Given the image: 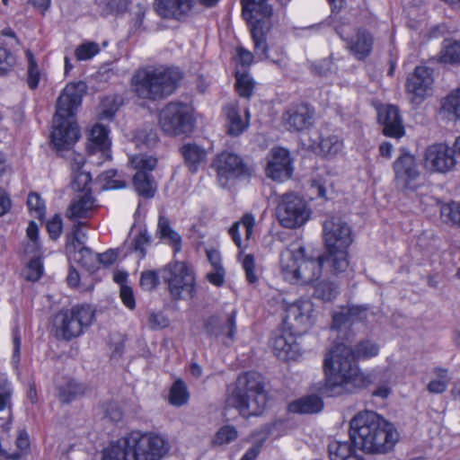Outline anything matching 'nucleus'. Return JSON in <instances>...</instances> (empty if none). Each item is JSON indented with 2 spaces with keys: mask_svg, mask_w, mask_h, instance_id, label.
I'll use <instances>...</instances> for the list:
<instances>
[{
  "mask_svg": "<svg viewBox=\"0 0 460 460\" xmlns=\"http://www.w3.org/2000/svg\"><path fill=\"white\" fill-rule=\"evenodd\" d=\"M351 324L345 307H342L340 312H336L332 314V331H337L338 332H344V333H346Z\"/></svg>",
  "mask_w": 460,
  "mask_h": 460,
  "instance_id": "6e6d98bb",
  "label": "nucleus"
},
{
  "mask_svg": "<svg viewBox=\"0 0 460 460\" xmlns=\"http://www.w3.org/2000/svg\"><path fill=\"white\" fill-rule=\"evenodd\" d=\"M100 52V47L96 42L88 41L79 45L75 50L77 60H89Z\"/></svg>",
  "mask_w": 460,
  "mask_h": 460,
  "instance_id": "5fc2aeb1",
  "label": "nucleus"
},
{
  "mask_svg": "<svg viewBox=\"0 0 460 460\" xmlns=\"http://www.w3.org/2000/svg\"><path fill=\"white\" fill-rule=\"evenodd\" d=\"M161 278L168 286L173 300H184L195 296V277L183 261H172L160 270Z\"/></svg>",
  "mask_w": 460,
  "mask_h": 460,
  "instance_id": "1a4fd4ad",
  "label": "nucleus"
},
{
  "mask_svg": "<svg viewBox=\"0 0 460 460\" xmlns=\"http://www.w3.org/2000/svg\"><path fill=\"white\" fill-rule=\"evenodd\" d=\"M25 56L28 62L27 83L31 90L38 87L40 73L33 53L30 49L25 50Z\"/></svg>",
  "mask_w": 460,
  "mask_h": 460,
  "instance_id": "c03bdc74",
  "label": "nucleus"
},
{
  "mask_svg": "<svg viewBox=\"0 0 460 460\" xmlns=\"http://www.w3.org/2000/svg\"><path fill=\"white\" fill-rule=\"evenodd\" d=\"M151 244V235L147 231L141 230L134 238L132 242L133 251L138 253L140 259L145 258L146 254V249Z\"/></svg>",
  "mask_w": 460,
  "mask_h": 460,
  "instance_id": "603ef678",
  "label": "nucleus"
},
{
  "mask_svg": "<svg viewBox=\"0 0 460 460\" xmlns=\"http://www.w3.org/2000/svg\"><path fill=\"white\" fill-rule=\"evenodd\" d=\"M434 373L437 374L439 379L430 381L427 385V389L431 394H442L447 390L449 384L447 369L437 367Z\"/></svg>",
  "mask_w": 460,
  "mask_h": 460,
  "instance_id": "de8ad7c7",
  "label": "nucleus"
},
{
  "mask_svg": "<svg viewBox=\"0 0 460 460\" xmlns=\"http://www.w3.org/2000/svg\"><path fill=\"white\" fill-rule=\"evenodd\" d=\"M319 147L323 155L333 157L342 150L343 143L339 137L332 135L322 137Z\"/></svg>",
  "mask_w": 460,
  "mask_h": 460,
  "instance_id": "37998d69",
  "label": "nucleus"
},
{
  "mask_svg": "<svg viewBox=\"0 0 460 460\" xmlns=\"http://www.w3.org/2000/svg\"><path fill=\"white\" fill-rule=\"evenodd\" d=\"M43 273L42 262L39 258L31 259L25 271V278L28 280L37 281Z\"/></svg>",
  "mask_w": 460,
  "mask_h": 460,
  "instance_id": "e2e57ef3",
  "label": "nucleus"
},
{
  "mask_svg": "<svg viewBox=\"0 0 460 460\" xmlns=\"http://www.w3.org/2000/svg\"><path fill=\"white\" fill-rule=\"evenodd\" d=\"M217 172V180L221 187H226L236 180L251 175V168L243 158L231 152H222L212 162Z\"/></svg>",
  "mask_w": 460,
  "mask_h": 460,
  "instance_id": "ddd939ff",
  "label": "nucleus"
},
{
  "mask_svg": "<svg viewBox=\"0 0 460 460\" xmlns=\"http://www.w3.org/2000/svg\"><path fill=\"white\" fill-rule=\"evenodd\" d=\"M148 323L152 329L157 330L168 327L170 320L162 312H153L149 314Z\"/></svg>",
  "mask_w": 460,
  "mask_h": 460,
  "instance_id": "69168bd1",
  "label": "nucleus"
},
{
  "mask_svg": "<svg viewBox=\"0 0 460 460\" xmlns=\"http://www.w3.org/2000/svg\"><path fill=\"white\" fill-rule=\"evenodd\" d=\"M456 159L453 148L445 144L429 146L425 153V166L434 172H447L454 168Z\"/></svg>",
  "mask_w": 460,
  "mask_h": 460,
  "instance_id": "6ab92c4d",
  "label": "nucleus"
},
{
  "mask_svg": "<svg viewBox=\"0 0 460 460\" xmlns=\"http://www.w3.org/2000/svg\"><path fill=\"white\" fill-rule=\"evenodd\" d=\"M313 310V304L308 299H298L287 304L283 319L284 328L294 332V333H305L312 325L311 314Z\"/></svg>",
  "mask_w": 460,
  "mask_h": 460,
  "instance_id": "4468645a",
  "label": "nucleus"
},
{
  "mask_svg": "<svg viewBox=\"0 0 460 460\" xmlns=\"http://www.w3.org/2000/svg\"><path fill=\"white\" fill-rule=\"evenodd\" d=\"M299 333L283 328L275 332L271 340V347L276 357L283 361L294 360L300 356L299 345L296 337Z\"/></svg>",
  "mask_w": 460,
  "mask_h": 460,
  "instance_id": "aec40b11",
  "label": "nucleus"
},
{
  "mask_svg": "<svg viewBox=\"0 0 460 460\" xmlns=\"http://www.w3.org/2000/svg\"><path fill=\"white\" fill-rule=\"evenodd\" d=\"M93 208L94 199L90 194L85 193L70 203L66 216L73 222H81L80 219L90 217Z\"/></svg>",
  "mask_w": 460,
  "mask_h": 460,
  "instance_id": "cd10ccee",
  "label": "nucleus"
},
{
  "mask_svg": "<svg viewBox=\"0 0 460 460\" xmlns=\"http://www.w3.org/2000/svg\"><path fill=\"white\" fill-rule=\"evenodd\" d=\"M194 0H155V9L164 19L181 20L191 11Z\"/></svg>",
  "mask_w": 460,
  "mask_h": 460,
  "instance_id": "393cba45",
  "label": "nucleus"
},
{
  "mask_svg": "<svg viewBox=\"0 0 460 460\" xmlns=\"http://www.w3.org/2000/svg\"><path fill=\"white\" fill-rule=\"evenodd\" d=\"M238 438V431L235 427L232 425H225L221 427L213 440V443L217 446H223L230 444Z\"/></svg>",
  "mask_w": 460,
  "mask_h": 460,
  "instance_id": "09e8293b",
  "label": "nucleus"
},
{
  "mask_svg": "<svg viewBox=\"0 0 460 460\" xmlns=\"http://www.w3.org/2000/svg\"><path fill=\"white\" fill-rule=\"evenodd\" d=\"M119 296L126 307L130 310L135 309L136 301L133 293V289L128 285H121L119 290Z\"/></svg>",
  "mask_w": 460,
  "mask_h": 460,
  "instance_id": "338daca9",
  "label": "nucleus"
},
{
  "mask_svg": "<svg viewBox=\"0 0 460 460\" xmlns=\"http://www.w3.org/2000/svg\"><path fill=\"white\" fill-rule=\"evenodd\" d=\"M305 256V249L300 245L297 247L292 245L281 252L279 264L281 274L286 281L297 284L298 270Z\"/></svg>",
  "mask_w": 460,
  "mask_h": 460,
  "instance_id": "412c9836",
  "label": "nucleus"
},
{
  "mask_svg": "<svg viewBox=\"0 0 460 460\" xmlns=\"http://www.w3.org/2000/svg\"><path fill=\"white\" fill-rule=\"evenodd\" d=\"M242 14L248 24L270 22L273 10L268 0H241Z\"/></svg>",
  "mask_w": 460,
  "mask_h": 460,
  "instance_id": "a878e982",
  "label": "nucleus"
},
{
  "mask_svg": "<svg viewBox=\"0 0 460 460\" xmlns=\"http://www.w3.org/2000/svg\"><path fill=\"white\" fill-rule=\"evenodd\" d=\"M237 311L232 308L230 311H222L210 315L204 320V330L208 336L226 337L223 342L230 345L234 342L236 334Z\"/></svg>",
  "mask_w": 460,
  "mask_h": 460,
  "instance_id": "2eb2a0df",
  "label": "nucleus"
},
{
  "mask_svg": "<svg viewBox=\"0 0 460 460\" xmlns=\"http://www.w3.org/2000/svg\"><path fill=\"white\" fill-rule=\"evenodd\" d=\"M270 25L271 23L269 21L248 24L254 44V52L259 57L268 58L266 34L270 31Z\"/></svg>",
  "mask_w": 460,
  "mask_h": 460,
  "instance_id": "c85d7f7f",
  "label": "nucleus"
},
{
  "mask_svg": "<svg viewBox=\"0 0 460 460\" xmlns=\"http://www.w3.org/2000/svg\"><path fill=\"white\" fill-rule=\"evenodd\" d=\"M432 83L431 70L426 66H417L406 83L407 92L412 94L411 101L415 103L421 102Z\"/></svg>",
  "mask_w": 460,
  "mask_h": 460,
  "instance_id": "5701e85b",
  "label": "nucleus"
},
{
  "mask_svg": "<svg viewBox=\"0 0 460 460\" xmlns=\"http://www.w3.org/2000/svg\"><path fill=\"white\" fill-rule=\"evenodd\" d=\"M311 212L307 201L296 192H287L279 197L276 217L285 228L303 226L309 220Z\"/></svg>",
  "mask_w": 460,
  "mask_h": 460,
  "instance_id": "9d476101",
  "label": "nucleus"
},
{
  "mask_svg": "<svg viewBox=\"0 0 460 460\" xmlns=\"http://www.w3.org/2000/svg\"><path fill=\"white\" fill-rule=\"evenodd\" d=\"M159 284V276L155 270H146L141 273L140 286L146 291L154 290Z\"/></svg>",
  "mask_w": 460,
  "mask_h": 460,
  "instance_id": "052dcab7",
  "label": "nucleus"
},
{
  "mask_svg": "<svg viewBox=\"0 0 460 460\" xmlns=\"http://www.w3.org/2000/svg\"><path fill=\"white\" fill-rule=\"evenodd\" d=\"M314 109L307 103H293L282 115V122L288 131H302L314 123Z\"/></svg>",
  "mask_w": 460,
  "mask_h": 460,
  "instance_id": "f3484780",
  "label": "nucleus"
},
{
  "mask_svg": "<svg viewBox=\"0 0 460 460\" xmlns=\"http://www.w3.org/2000/svg\"><path fill=\"white\" fill-rule=\"evenodd\" d=\"M13 386L5 379L0 380V411L5 408L11 410Z\"/></svg>",
  "mask_w": 460,
  "mask_h": 460,
  "instance_id": "13d9d810",
  "label": "nucleus"
},
{
  "mask_svg": "<svg viewBox=\"0 0 460 460\" xmlns=\"http://www.w3.org/2000/svg\"><path fill=\"white\" fill-rule=\"evenodd\" d=\"M181 153L189 170L194 173L207 159V151L202 146L187 143L181 147Z\"/></svg>",
  "mask_w": 460,
  "mask_h": 460,
  "instance_id": "c756f323",
  "label": "nucleus"
},
{
  "mask_svg": "<svg viewBox=\"0 0 460 460\" xmlns=\"http://www.w3.org/2000/svg\"><path fill=\"white\" fill-rule=\"evenodd\" d=\"M84 393V387L75 380H68L58 387V397L63 402H70Z\"/></svg>",
  "mask_w": 460,
  "mask_h": 460,
  "instance_id": "ea45409f",
  "label": "nucleus"
},
{
  "mask_svg": "<svg viewBox=\"0 0 460 460\" xmlns=\"http://www.w3.org/2000/svg\"><path fill=\"white\" fill-rule=\"evenodd\" d=\"M439 60L449 64L460 63V43L452 40H445L440 50Z\"/></svg>",
  "mask_w": 460,
  "mask_h": 460,
  "instance_id": "58836bf2",
  "label": "nucleus"
},
{
  "mask_svg": "<svg viewBox=\"0 0 460 460\" xmlns=\"http://www.w3.org/2000/svg\"><path fill=\"white\" fill-rule=\"evenodd\" d=\"M395 187L403 193L415 192L422 186L421 174L413 155L405 149L393 164Z\"/></svg>",
  "mask_w": 460,
  "mask_h": 460,
  "instance_id": "f8f14e48",
  "label": "nucleus"
},
{
  "mask_svg": "<svg viewBox=\"0 0 460 460\" xmlns=\"http://www.w3.org/2000/svg\"><path fill=\"white\" fill-rule=\"evenodd\" d=\"M84 226H85L84 222H74L71 233L66 235V251L68 254L85 246L86 233L82 230Z\"/></svg>",
  "mask_w": 460,
  "mask_h": 460,
  "instance_id": "e433bc0d",
  "label": "nucleus"
},
{
  "mask_svg": "<svg viewBox=\"0 0 460 460\" xmlns=\"http://www.w3.org/2000/svg\"><path fill=\"white\" fill-rule=\"evenodd\" d=\"M328 251L327 261L333 272H344L349 267L348 248L353 242L350 226L341 217L327 218L323 226Z\"/></svg>",
  "mask_w": 460,
  "mask_h": 460,
  "instance_id": "0eeeda50",
  "label": "nucleus"
},
{
  "mask_svg": "<svg viewBox=\"0 0 460 460\" xmlns=\"http://www.w3.org/2000/svg\"><path fill=\"white\" fill-rule=\"evenodd\" d=\"M168 451V441L164 437L133 430L104 448L102 460H161Z\"/></svg>",
  "mask_w": 460,
  "mask_h": 460,
  "instance_id": "7ed1b4c3",
  "label": "nucleus"
},
{
  "mask_svg": "<svg viewBox=\"0 0 460 460\" xmlns=\"http://www.w3.org/2000/svg\"><path fill=\"white\" fill-rule=\"evenodd\" d=\"M85 88L83 82L68 84L58 99L51 132V142L58 150L69 149L80 137L75 114Z\"/></svg>",
  "mask_w": 460,
  "mask_h": 460,
  "instance_id": "20e7f679",
  "label": "nucleus"
},
{
  "mask_svg": "<svg viewBox=\"0 0 460 460\" xmlns=\"http://www.w3.org/2000/svg\"><path fill=\"white\" fill-rule=\"evenodd\" d=\"M69 256L89 272H94L98 270L97 253H94L87 246L75 250Z\"/></svg>",
  "mask_w": 460,
  "mask_h": 460,
  "instance_id": "c9c22d12",
  "label": "nucleus"
},
{
  "mask_svg": "<svg viewBox=\"0 0 460 460\" xmlns=\"http://www.w3.org/2000/svg\"><path fill=\"white\" fill-rule=\"evenodd\" d=\"M379 347L369 341L357 345L355 352L344 342L335 343L323 360L324 384L319 389L326 397L353 394L370 384L369 378L360 372L355 358H372L378 354Z\"/></svg>",
  "mask_w": 460,
  "mask_h": 460,
  "instance_id": "f257e3e1",
  "label": "nucleus"
},
{
  "mask_svg": "<svg viewBox=\"0 0 460 460\" xmlns=\"http://www.w3.org/2000/svg\"><path fill=\"white\" fill-rule=\"evenodd\" d=\"M442 110L460 119V88L452 91L443 101Z\"/></svg>",
  "mask_w": 460,
  "mask_h": 460,
  "instance_id": "a18cd8bd",
  "label": "nucleus"
},
{
  "mask_svg": "<svg viewBox=\"0 0 460 460\" xmlns=\"http://www.w3.org/2000/svg\"><path fill=\"white\" fill-rule=\"evenodd\" d=\"M16 58L8 49L0 47V76L7 75L13 70Z\"/></svg>",
  "mask_w": 460,
  "mask_h": 460,
  "instance_id": "3c124183",
  "label": "nucleus"
},
{
  "mask_svg": "<svg viewBox=\"0 0 460 460\" xmlns=\"http://www.w3.org/2000/svg\"><path fill=\"white\" fill-rule=\"evenodd\" d=\"M190 394L185 383L178 379L176 380L170 390L169 402L174 406H182L187 403Z\"/></svg>",
  "mask_w": 460,
  "mask_h": 460,
  "instance_id": "79ce46f5",
  "label": "nucleus"
},
{
  "mask_svg": "<svg viewBox=\"0 0 460 460\" xmlns=\"http://www.w3.org/2000/svg\"><path fill=\"white\" fill-rule=\"evenodd\" d=\"M131 165L137 171H145L151 173L156 167L157 159L151 155H135L130 159Z\"/></svg>",
  "mask_w": 460,
  "mask_h": 460,
  "instance_id": "864d4df0",
  "label": "nucleus"
},
{
  "mask_svg": "<svg viewBox=\"0 0 460 460\" xmlns=\"http://www.w3.org/2000/svg\"><path fill=\"white\" fill-rule=\"evenodd\" d=\"M378 121L383 126L386 137L400 138L405 134L402 119L394 105H385L378 109Z\"/></svg>",
  "mask_w": 460,
  "mask_h": 460,
  "instance_id": "b1692460",
  "label": "nucleus"
},
{
  "mask_svg": "<svg viewBox=\"0 0 460 460\" xmlns=\"http://www.w3.org/2000/svg\"><path fill=\"white\" fill-rule=\"evenodd\" d=\"M156 234L160 239L171 245L175 253L181 251V237L172 228L169 219L164 216H159Z\"/></svg>",
  "mask_w": 460,
  "mask_h": 460,
  "instance_id": "2f4dec72",
  "label": "nucleus"
},
{
  "mask_svg": "<svg viewBox=\"0 0 460 460\" xmlns=\"http://www.w3.org/2000/svg\"><path fill=\"white\" fill-rule=\"evenodd\" d=\"M228 119V134L234 137L241 135L249 126L250 112L247 109L244 111L245 119L243 120L238 109L234 105H228L226 108Z\"/></svg>",
  "mask_w": 460,
  "mask_h": 460,
  "instance_id": "72a5a7b5",
  "label": "nucleus"
},
{
  "mask_svg": "<svg viewBox=\"0 0 460 460\" xmlns=\"http://www.w3.org/2000/svg\"><path fill=\"white\" fill-rule=\"evenodd\" d=\"M271 433V426L264 425L259 429L252 431V437L256 438L253 445L245 452L240 460H256L259 456L263 444L267 441Z\"/></svg>",
  "mask_w": 460,
  "mask_h": 460,
  "instance_id": "f704fd0d",
  "label": "nucleus"
},
{
  "mask_svg": "<svg viewBox=\"0 0 460 460\" xmlns=\"http://www.w3.org/2000/svg\"><path fill=\"white\" fill-rule=\"evenodd\" d=\"M102 180L106 182L104 188L110 190L122 189L126 187L125 181L118 178L116 170H108L102 174Z\"/></svg>",
  "mask_w": 460,
  "mask_h": 460,
  "instance_id": "680f3d73",
  "label": "nucleus"
},
{
  "mask_svg": "<svg viewBox=\"0 0 460 460\" xmlns=\"http://www.w3.org/2000/svg\"><path fill=\"white\" fill-rule=\"evenodd\" d=\"M349 437L355 447L367 453H386L399 440L394 425L372 411H359L350 420Z\"/></svg>",
  "mask_w": 460,
  "mask_h": 460,
  "instance_id": "f03ea898",
  "label": "nucleus"
},
{
  "mask_svg": "<svg viewBox=\"0 0 460 460\" xmlns=\"http://www.w3.org/2000/svg\"><path fill=\"white\" fill-rule=\"evenodd\" d=\"M337 33L341 40L346 42V49L358 60H365L370 56L373 46L374 37L365 29H358L353 35H349L348 28H338Z\"/></svg>",
  "mask_w": 460,
  "mask_h": 460,
  "instance_id": "dca6fc26",
  "label": "nucleus"
},
{
  "mask_svg": "<svg viewBox=\"0 0 460 460\" xmlns=\"http://www.w3.org/2000/svg\"><path fill=\"white\" fill-rule=\"evenodd\" d=\"M354 452L355 448L349 441L333 440L328 445L330 460H346Z\"/></svg>",
  "mask_w": 460,
  "mask_h": 460,
  "instance_id": "4c0bfd02",
  "label": "nucleus"
},
{
  "mask_svg": "<svg viewBox=\"0 0 460 460\" xmlns=\"http://www.w3.org/2000/svg\"><path fill=\"white\" fill-rule=\"evenodd\" d=\"M243 268L245 271L246 279L249 283L253 284L258 280V277L255 274V261L252 254H246L243 260Z\"/></svg>",
  "mask_w": 460,
  "mask_h": 460,
  "instance_id": "0e129e2a",
  "label": "nucleus"
},
{
  "mask_svg": "<svg viewBox=\"0 0 460 460\" xmlns=\"http://www.w3.org/2000/svg\"><path fill=\"white\" fill-rule=\"evenodd\" d=\"M440 216L445 223L460 226V203L451 202L442 205Z\"/></svg>",
  "mask_w": 460,
  "mask_h": 460,
  "instance_id": "49530a36",
  "label": "nucleus"
},
{
  "mask_svg": "<svg viewBox=\"0 0 460 460\" xmlns=\"http://www.w3.org/2000/svg\"><path fill=\"white\" fill-rule=\"evenodd\" d=\"M226 403L244 418L260 415L266 405L262 376L255 371L239 375L236 381L228 385Z\"/></svg>",
  "mask_w": 460,
  "mask_h": 460,
  "instance_id": "39448f33",
  "label": "nucleus"
},
{
  "mask_svg": "<svg viewBox=\"0 0 460 460\" xmlns=\"http://www.w3.org/2000/svg\"><path fill=\"white\" fill-rule=\"evenodd\" d=\"M313 296L323 301H331L338 295V286L332 281L322 280L314 284Z\"/></svg>",
  "mask_w": 460,
  "mask_h": 460,
  "instance_id": "a19ab883",
  "label": "nucleus"
},
{
  "mask_svg": "<svg viewBox=\"0 0 460 460\" xmlns=\"http://www.w3.org/2000/svg\"><path fill=\"white\" fill-rule=\"evenodd\" d=\"M266 175L274 181H282L292 176L293 167L288 150L274 147L268 155Z\"/></svg>",
  "mask_w": 460,
  "mask_h": 460,
  "instance_id": "a211bd4d",
  "label": "nucleus"
},
{
  "mask_svg": "<svg viewBox=\"0 0 460 460\" xmlns=\"http://www.w3.org/2000/svg\"><path fill=\"white\" fill-rule=\"evenodd\" d=\"M235 88L241 97L249 98L254 89V82L247 74H236Z\"/></svg>",
  "mask_w": 460,
  "mask_h": 460,
  "instance_id": "8fccbe9b",
  "label": "nucleus"
},
{
  "mask_svg": "<svg viewBox=\"0 0 460 460\" xmlns=\"http://www.w3.org/2000/svg\"><path fill=\"white\" fill-rule=\"evenodd\" d=\"M181 77L178 68L146 66L135 72L131 87L141 99L160 101L175 92Z\"/></svg>",
  "mask_w": 460,
  "mask_h": 460,
  "instance_id": "423d86ee",
  "label": "nucleus"
},
{
  "mask_svg": "<svg viewBox=\"0 0 460 460\" xmlns=\"http://www.w3.org/2000/svg\"><path fill=\"white\" fill-rule=\"evenodd\" d=\"M109 128L102 124H95L89 132L87 151L90 155L100 154L102 162L111 158V141Z\"/></svg>",
  "mask_w": 460,
  "mask_h": 460,
  "instance_id": "4be33fe9",
  "label": "nucleus"
},
{
  "mask_svg": "<svg viewBox=\"0 0 460 460\" xmlns=\"http://www.w3.org/2000/svg\"><path fill=\"white\" fill-rule=\"evenodd\" d=\"M158 123L168 136H180L190 133L194 128V119L189 105L172 102L159 112Z\"/></svg>",
  "mask_w": 460,
  "mask_h": 460,
  "instance_id": "9b49d317",
  "label": "nucleus"
},
{
  "mask_svg": "<svg viewBox=\"0 0 460 460\" xmlns=\"http://www.w3.org/2000/svg\"><path fill=\"white\" fill-rule=\"evenodd\" d=\"M27 206L34 217L41 219L45 215V204L37 193H30L27 199Z\"/></svg>",
  "mask_w": 460,
  "mask_h": 460,
  "instance_id": "4d7b16f0",
  "label": "nucleus"
},
{
  "mask_svg": "<svg viewBox=\"0 0 460 460\" xmlns=\"http://www.w3.org/2000/svg\"><path fill=\"white\" fill-rule=\"evenodd\" d=\"M310 190L317 198L326 199V181L323 177H316L310 181Z\"/></svg>",
  "mask_w": 460,
  "mask_h": 460,
  "instance_id": "774afa93",
  "label": "nucleus"
},
{
  "mask_svg": "<svg viewBox=\"0 0 460 460\" xmlns=\"http://www.w3.org/2000/svg\"><path fill=\"white\" fill-rule=\"evenodd\" d=\"M323 403L322 399L314 394L302 397L288 404V411L292 413L311 414L322 411Z\"/></svg>",
  "mask_w": 460,
  "mask_h": 460,
  "instance_id": "473e14b6",
  "label": "nucleus"
},
{
  "mask_svg": "<svg viewBox=\"0 0 460 460\" xmlns=\"http://www.w3.org/2000/svg\"><path fill=\"white\" fill-rule=\"evenodd\" d=\"M133 186L136 192L145 199H152L157 190V185L152 173L145 171L136 172L133 176Z\"/></svg>",
  "mask_w": 460,
  "mask_h": 460,
  "instance_id": "7c9ffc66",
  "label": "nucleus"
},
{
  "mask_svg": "<svg viewBox=\"0 0 460 460\" xmlns=\"http://www.w3.org/2000/svg\"><path fill=\"white\" fill-rule=\"evenodd\" d=\"M327 261V256H319L316 259L302 260L300 270H298L297 284H314L322 274L323 265Z\"/></svg>",
  "mask_w": 460,
  "mask_h": 460,
  "instance_id": "bb28decb",
  "label": "nucleus"
},
{
  "mask_svg": "<svg viewBox=\"0 0 460 460\" xmlns=\"http://www.w3.org/2000/svg\"><path fill=\"white\" fill-rule=\"evenodd\" d=\"M94 318V311L88 305H76L61 310L53 319V330L58 340L71 341L84 333Z\"/></svg>",
  "mask_w": 460,
  "mask_h": 460,
  "instance_id": "6e6552de",
  "label": "nucleus"
},
{
  "mask_svg": "<svg viewBox=\"0 0 460 460\" xmlns=\"http://www.w3.org/2000/svg\"><path fill=\"white\" fill-rule=\"evenodd\" d=\"M311 68L313 73L320 76H327L336 71V67L331 58L321 59L312 64Z\"/></svg>",
  "mask_w": 460,
  "mask_h": 460,
  "instance_id": "bf43d9fd",
  "label": "nucleus"
}]
</instances>
